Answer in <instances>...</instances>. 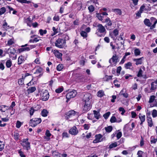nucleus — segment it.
<instances>
[{"label": "nucleus", "instance_id": "obj_60", "mask_svg": "<svg viewBox=\"0 0 157 157\" xmlns=\"http://www.w3.org/2000/svg\"><path fill=\"white\" fill-rule=\"evenodd\" d=\"M42 69L41 68H39L36 69V72L34 73L35 74H39L40 73L42 72Z\"/></svg>", "mask_w": 157, "mask_h": 157}, {"label": "nucleus", "instance_id": "obj_25", "mask_svg": "<svg viewBox=\"0 0 157 157\" xmlns=\"http://www.w3.org/2000/svg\"><path fill=\"white\" fill-rule=\"evenodd\" d=\"M144 24L147 26L150 27L151 26V22L150 20L148 19H145L144 21Z\"/></svg>", "mask_w": 157, "mask_h": 157}, {"label": "nucleus", "instance_id": "obj_5", "mask_svg": "<svg viewBox=\"0 0 157 157\" xmlns=\"http://www.w3.org/2000/svg\"><path fill=\"white\" fill-rule=\"evenodd\" d=\"M41 122V120L40 118H33L31 119L29 121V124L30 126L35 127L37 124H39Z\"/></svg>", "mask_w": 157, "mask_h": 157}, {"label": "nucleus", "instance_id": "obj_21", "mask_svg": "<svg viewBox=\"0 0 157 157\" xmlns=\"http://www.w3.org/2000/svg\"><path fill=\"white\" fill-rule=\"evenodd\" d=\"M157 80L155 82H152L151 84V90H154L157 88Z\"/></svg>", "mask_w": 157, "mask_h": 157}, {"label": "nucleus", "instance_id": "obj_51", "mask_svg": "<svg viewBox=\"0 0 157 157\" xmlns=\"http://www.w3.org/2000/svg\"><path fill=\"white\" fill-rule=\"evenodd\" d=\"M22 124V123L20 121H17L16 124V127L17 128H19Z\"/></svg>", "mask_w": 157, "mask_h": 157}, {"label": "nucleus", "instance_id": "obj_14", "mask_svg": "<svg viewBox=\"0 0 157 157\" xmlns=\"http://www.w3.org/2000/svg\"><path fill=\"white\" fill-rule=\"evenodd\" d=\"M150 21L152 25L150 28V29H152L155 27L156 24L157 23V19L154 17H151L150 18Z\"/></svg>", "mask_w": 157, "mask_h": 157}, {"label": "nucleus", "instance_id": "obj_37", "mask_svg": "<svg viewBox=\"0 0 157 157\" xmlns=\"http://www.w3.org/2000/svg\"><path fill=\"white\" fill-rule=\"evenodd\" d=\"M105 129L107 132L109 133L112 131L113 129V128L112 126H109L107 127H105Z\"/></svg>", "mask_w": 157, "mask_h": 157}, {"label": "nucleus", "instance_id": "obj_39", "mask_svg": "<svg viewBox=\"0 0 157 157\" xmlns=\"http://www.w3.org/2000/svg\"><path fill=\"white\" fill-rule=\"evenodd\" d=\"M12 65V62L10 60H7L6 63V66L7 68H10Z\"/></svg>", "mask_w": 157, "mask_h": 157}, {"label": "nucleus", "instance_id": "obj_23", "mask_svg": "<svg viewBox=\"0 0 157 157\" xmlns=\"http://www.w3.org/2000/svg\"><path fill=\"white\" fill-rule=\"evenodd\" d=\"M53 53L55 56L58 58H60L62 56L61 53L59 52L58 50H54L53 52Z\"/></svg>", "mask_w": 157, "mask_h": 157}, {"label": "nucleus", "instance_id": "obj_31", "mask_svg": "<svg viewBox=\"0 0 157 157\" xmlns=\"http://www.w3.org/2000/svg\"><path fill=\"white\" fill-rule=\"evenodd\" d=\"M36 90V88L35 87H29L27 90V91L29 93H32L35 91Z\"/></svg>", "mask_w": 157, "mask_h": 157}, {"label": "nucleus", "instance_id": "obj_3", "mask_svg": "<svg viewBox=\"0 0 157 157\" xmlns=\"http://www.w3.org/2000/svg\"><path fill=\"white\" fill-rule=\"evenodd\" d=\"M66 41L65 40L59 38L56 40L55 43V45L59 48H63L65 46Z\"/></svg>", "mask_w": 157, "mask_h": 157}, {"label": "nucleus", "instance_id": "obj_40", "mask_svg": "<svg viewBox=\"0 0 157 157\" xmlns=\"http://www.w3.org/2000/svg\"><path fill=\"white\" fill-rule=\"evenodd\" d=\"M2 26L3 28L6 30L9 29L10 28L9 26L8 25V24L6 22L3 24Z\"/></svg>", "mask_w": 157, "mask_h": 157}, {"label": "nucleus", "instance_id": "obj_18", "mask_svg": "<svg viewBox=\"0 0 157 157\" xmlns=\"http://www.w3.org/2000/svg\"><path fill=\"white\" fill-rule=\"evenodd\" d=\"M130 127V125L128 124H126L124 126V130L125 133H127L128 132H131L132 130Z\"/></svg>", "mask_w": 157, "mask_h": 157}, {"label": "nucleus", "instance_id": "obj_42", "mask_svg": "<svg viewBox=\"0 0 157 157\" xmlns=\"http://www.w3.org/2000/svg\"><path fill=\"white\" fill-rule=\"evenodd\" d=\"M5 144L4 143L0 140V151H2L4 148Z\"/></svg>", "mask_w": 157, "mask_h": 157}, {"label": "nucleus", "instance_id": "obj_44", "mask_svg": "<svg viewBox=\"0 0 157 157\" xmlns=\"http://www.w3.org/2000/svg\"><path fill=\"white\" fill-rule=\"evenodd\" d=\"M151 143L155 144L157 141V138H155L154 136H151Z\"/></svg>", "mask_w": 157, "mask_h": 157}, {"label": "nucleus", "instance_id": "obj_63", "mask_svg": "<svg viewBox=\"0 0 157 157\" xmlns=\"http://www.w3.org/2000/svg\"><path fill=\"white\" fill-rule=\"evenodd\" d=\"M90 126L88 124H85L83 125V127L84 129L86 130H88L89 129Z\"/></svg>", "mask_w": 157, "mask_h": 157}, {"label": "nucleus", "instance_id": "obj_4", "mask_svg": "<svg viewBox=\"0 0 157 157\" xmlns=\"http://www.w3.org/2000/svg\"><path fill=\"white\" fill-rule=\"evenodd\" d=\"M119 61V59L118 56L116 54H114L112 57L109 60V63L113 66H115L117 63Z\"/></svg>", "mask_w": 157, "mask_h": 157}, {"label": "nucleus", "instance_id": "obj_11", "mask_svg": "<svg viewBox=\"0 0 157 157\" xmlns=\"http://www.w3.org/2000/svg\"><path fill=\"white\" fill-rule=\"evenodd\" d=\"M77 94V92L75 90H73L72 91L69 92L66 95V98L68 100L71 98L75 97L76 96Z\"/></svg>", "mask_w": 157, "mask_h": 157}, {"label": "nucleus", "instance_id": "obj_34", "mask_svg": "<svg viewBox=\"0 0 157 157\" xmlns=\"http://www.w3.org/2000/svg\"><path fill=\"white\" fill-rule=\"evenodd\" d=\"M48 112L47 110L44 109L41 112V115L44 117H46L48 115Z\"/></svg>", "mask_w": 157, "mask_h": 157}, {"label": "nucleus", "instance_id": "obj_56", "mask_svg": "<svg viewBox=\"0 0 157 157\" xmlns=\"http://www.w3.org/2000/svg\"><path fill=\"white\" fill-rule=\"evenodd\" d=\"M19 51H20V52H23L24 51H29V48L28 47H25V48H24L20 49Z\"/></svg>", "mask_w": 157, "mask_h": 157}, {"label": "nucleus", "instance_id": "obj_2", "mask_svg": "<svg viewBox=\"0 0 157 157\" xmlns=\"http://www.w3.org/2000/svg\"><path fill=\"white\" fill-rule=\"evenodd\" d=\"M98 29L96 33L100 37L104 36L106 33V30L105 27L101 24H99L97 25Z\"/></svg>", "mask_w": 157, "mask_h": 157}, {"label": "nucleus", "instance_id": "obj_46", "mask_svg": "<svg viewBox=\"0 0 157 157\" xmlns=\"http://www.w3.org/2000/svg\"><path fill=\"white\" fill-rule=\"evenodd\" d=\"M88 9L90 12H93L94 10V7L93 5H90L88 7Z\"/></svg>", "mask_w": 157, "mask_h": 157}, {"label": "nucleus", "instance_id": "obj_47", "mask_svg": "<svg viewBox=\"0 0 157 157\" xmlns=\"http://www.w3.org/2000/svg\"><path fill=\"white\" fill-rule=\"evenodd\" d=\"M152 115L153 117H156L157 116V111L155 109L153 110Z\"/></svg>", "mask_w": 157, "mask_h": 157}, {"label": "nucleus", "instance_id": "obj_10", "mask_svg": "<svg viewBox=\"0 0 157 157\" xmlns=\"http://www.w3.org/2000/svg\"><path fill=\"white\" fill-rule=\"evenodd\" d=\"M22 145L27 150H28L30 149V143L28 141V139L27 138L23 139Z\"/></svg>", "mask_w": 157, "mask_h": 157}, {"label": "nucleus", "instance_id": "obj_36", "mask_svg": "<svg viewBox=\"0 0 157 157\" xmlns=\"http://www.w3.org/2000/svg\"><path fill=\"white\" fill-rule=\"evenodd\" d=\"M104 95V92L102 90H100L98 92V96L100 98L102 97Z\"/></svg>", "mask_w": 157, "mask_h": 157}, {"label": "nucleus", "instance_id": "obj_24", "mask_svg": "<svg viewBox=\"0 0 157 157\" xmlns=\"http://www.w3.org/2000/svg\"><path fill=\"white\" fill-rule=\"evenodd\" d=\"M25 61V57L22 56H20L18 58V64L20 65L22 63Z\"/></svg>", "mask_w": 157, "mask_h": 157}, {"label": "nucleus", "instance_id": "obj_20", "mask_svg": "<svg viewBox=\"0 0 157 157\" xmlns=\"http://www.w3.org/2000/svg\"><path fill=\"white\" fill-rule=\"evenodd\" d=\"M143 59V57H142L138 59H133V61L136 62V64L137 65L142 64Z\"/></svg>", "mask_w": 157, "mask_h": 157}, {"label": "nucleus", "instance_id": "obj_9", "mask_svg": "<svg viewBox=\"0 0 157 157\" xmlns=\"http://www.w3.org/2000/svg\"><path fill=\"white\" fill-rule=\"evenodd\" d=\"M155 96L154 95L151 96L150 97L149 102L151 103L150 107H151L157 106V100L155 99Z\"/></svg>", "mask_w": 157, "mask_h": 157}, {"label": "nucleus", "instance_id": "obj_35", "mask_svg": "<svg viewBox=\"0 0 157 157\" xmlns=\"http://www.w3.org/2000/svg\"><path fill=\"white\" fill-rule=\"evenodd\" d=\"M39 31L40 35L42 36L46 34L47 33V31L46 30H43L42 29H40Z\"/></svg>", "mask_w": 157, "mask_h": 157}, {"label": "nucleus", "instance_id": "obj_59", "mask_svg": "<svg viewBox=\"0 0 157 157\" xmlns=\"http://www.w3.org/2000/svg\"><path fill=\"white\" fill-rule=\"evenodd\" d=\"M18 153L21 157H25V155L21 150H18Z\"/></svg>", "mask_w": 157, "mask_h": 157}, {"label": "nucleus", "instance_id": "obj_15", "mask_svg": "<svg viewBox=\"0 0 157 157\" xmlns=\"http://www.w3.org/2000/svg\"><path fill=\"white\" fill-rule=\"evenodd\" d=\"M37 36L36 35H33L30 36V39L29 40V42L34 43L37 42L39 40V37H37Z\"/></svg>", "mask_w": 157, "mask_h": 157}, {"label": "nucleus", "instance_id": "obj_43", "mask_svg": "<svg viewBox=\"0 0 157 157\" xmlns=\"http://www.w3.org/2000/svg\"><path fill=\"white\" fill-rule=\"evenodd\" d=\"M17 2L22 3H30L29 1L27 0H16Z\"/></svg>", "mask_w": 157, "mask_h": 157}, {"label": "nucleus", "instance_id": "obj_58", "mask_svg": "<svg viewBox=\"0 0 157 157\" xmlns=\"http://www.w3.org/2000/svg\"><path fill=\"white\" fill-rule=\"evenodd\" d=\"M81 36L84 38H86L87 37V34L86 32L82 31L80 33Z\"/></svg>", "mask_w": 157, "mask_h": 157}, {"label": "nucleus", "instance_id": "obj_54", "mask_svg": "<svg viewBox=\"0 0 157 157\" xmlns=\"http://www.w3.org/2000/svg\"><path fill=\"white\" fill-rule=\"evenodd\" d=\"M97 17L100 20L102 21L103 20V16L101 13L97 14Z\"/></svg>", "mask_w": 157, "mask_h": 157}, {"label": "nucleus", "instance_id": "obj_32", "mask_svg": "<svg viewBox=\"0 0 157 157\" xmlns=\"http://www.w3.org/2000/svg\"><path fill=\"white\" fill-rule=\"evenodd\" d=\"M112 77L113 76L106 75L103 78V79L104 81H108L112 79Z\"/></svg>", "mask_w": 157, "mask_h": 157}, {"label": "nucleus", "instance_id": "obj_13", "mask_svg": "<svg viewBox=\"0 0 157 157\" xmlns=\"http://www.w3.org/2000/svg\"><path fill=\"white\" fill-rule=\"evenodd\" d=\"M8 52L10 56L12 55H14V56L12 58L13 59H16L17 55L16 54H15L16 53V51L14 48H10L8 49Z\"/></svg>", "mask_w": 157, "mask_h": 157}, {"label": "nucleus", "instance_id": "obj_16", "mask_svg": "<svg viewBox=\"0 0 157 157\" xmlns=\"http://www.w3.org/2000/svg\"><path fill=\"white\" fill-rule=\"evenodd\" d=\"M102 22L106 23L105 26L106 28L108 27V29L109 28V27H110L112 25L111 21L109 17H107L106 19L104 20Z\"/></svg>", "mask_w": 157, "mask_h": 157}, {"label": "nucleus", "instance_id": "obj_57", "mask_svg": "<svg viewBox=\"0 0 157 157\" xmlns=\"http://www.w3.org/2000/svg\"><path fill=\"white\" fill-rule=\"evenodd\" d=\"M63 91V88L62 87H59L55 90V92L57 93H59Z\"/></svg>", "mask_w": 157, "mask_h": 157}, {"label": "nucleus", "instance_id": "obj_12", "mask_svg": "<svg viewBox=\"0 0 157 157\" xmlns=\"http://www.w3.org/2000/svg\"><path fill=\"white\" fill-rule=\"evenodd\" d=\"M69 133L72 135H76L78 133V130L75 126L71 128L69 131Z\"/></svg>", "mask_w": 157, "mask_h": 157}, {"label": "nucleus", "instance_id": "obj_33", "mask_svg": "<svg viewBox=\"0 0 157 157\" xmlns=\"http://www.w3.org/2000/svg\"><path fill=\"white\" fill-rule=\"evenodd\" d=\"M134 52L135 55L136 56L140 55L141 53L140 50L137 48H135V49Z\"/></svg>", "mask_w": 157, "mask_h": 157}, {"label": "nucleus", "instance_id": "obj_17", "mask_svg": "<svg viewBox=\"0 0 157 157\" xmlns=\"http://www.w3.org/2000/svg\"><path fill=\"white\" fill-rule=\"evenodd\" d=\"M75 112L73 110H71L69 111L67 114V115L65 117L66 119H68L70 117L75 116Z\"/></svg>", "mask_w": 157, "mask_h": 157}, {"label": "nucleus", "instance_id": "obj_50", "mask_svg": "<svg viewBox=\"0 0 157 157\" xmlns=\"http://www.w3.org/2000/svg\"><path fill=\"white\" fill-rule=\"evenodd\" d=\"M119 111L122 112L121 113L122 115H123L124 113L125 112V110L123 107H120L119 109Z\"/></svg>", "mask_w": 157, "mask_h": 157}, {"label": "nucleus", "instance_id": "obj_19", "mask_svg": "<svg viewBox=\"0 0 157 157\" xmlns=\"http://www.w3.org/2000/svg\"><path fill=\"white\" fill-rule=\"evenodd\" d=\"M145 70V68L143 67H141L139 70L137 75V77H141L143 76V74Z\"/></svg>", "mask_w": 157, "mask_h": 157}, {"label": "nucleus", "instance_id": "obj_49", "mask_svg": "<svg viewBox=\"0 0 157 157\" xmlns=\"http://www.w3.org/2000/svg\"><path fill=\"white\" fill-rule=\"evenodd\" d=\"M14 43V39H11L9 40L8 41V44L9 45H12V44Z\"/></svg>", "mask_w": 157, "mask_h": 157}, {"label": "nucleus", "instance_id": "obj_22", "mask_svg": "<svg viewBox=\"0 0 157 157\" xmlns=\"http://www.w3.org/2000/svg\"><path fill=\"white\" fill-rule=\"evenodd\" d=\"M139 117L141 121L140 124L142 125L143 122L145 120V115H142L141 113H140L139 115Z\"/></svg>", "mask_w": 157, "mask_h": 157}, {"label": "nucleus", "instance_id": "obj_27", "mask_svg": "<svg viewBox=\"0 0 157 157\" xmlns=\"http://www.w3.org/2000/svg\"><path fill=\"white\" fill-rule=\"evenodd\" d=\"M124 67L126 69H131L133 67L132 64L130 62H129L127 63H125L124 64Z\"/></svg>", "mask_w": 157, "mask_h": 157}, {"label": "nucleus", "instance_id": "obj_38", "mask_svg": "<svg viewBox=\"0 0 157 157\" xmlns=\"http://www.w3.org/2000/svg\"><path fill=\"white\" fill-rule=\"evenodd\" d=\"M24 79L25 78L22 77V78L19 79L18 81V84L20 85H22L24 84Z\"/></svg>", "mask_w": 157, "mask_h": 157}, {"label": "nucleus", "instance_id": "obj_64", "mask_svg": "<svg viewBox=\"0 0 157 157\" xmlns=\"http://www.w3.org/2000/svg\"><path fill=\"white\" fill-rule=\"evenodd\" d=\"M45 135L46 136L49 137L51 135V134L50 133L49 131L48 130H47L46 132Z\"/></svg>", "mask_w": 157, "mask_h": 157}, {"label": "nucleus", "instance_id": "obj_62", "mask_svg": "<svg viewBox=\"0 0 157 157\" xmlns=\"http://www.w3.org/2000/svg\"><path fill=\"white\" fill-rule=\"evenodd\" d=\"M145 6L144 4H143L140 7L139 10L141 12H143L144 10H146V9H145Z\"/></svg>", "mask_w": 157, "mask_h": 157}, {"label": "nucleus", "instance_id": "obj_55", "mask_svg": "<svg viewBox=\"0 0 157 157\" xmlns=\"http://www.w3.org/2000/svg\"><path fill=\"white\" fill-rule=\"evenodd\" d=\"M35 111V109L33 107H31L29 110V113L31 117L33 114V113Z\"/></svg>", "mask_w": 157, "mask_h": 157}, {"label": "nucleus", "instance_id": "obj_45", "mask_svg": "<svg viewBox=\"0 0 157 157\" xmlns=\"http://www.w3.org/2000/svg\"><path fill=\"white\" fill-rule=\"evenodd\" d=\"M123 90H122L121 91L120 93V94L121 95H122L125 98H127L128 96V94L126 93H123Z\"/></svg>", "mask_w": 157, "mask_h": 157}, {"label": "nucleus", "instance_id": "obj_41", "mask_svg": "<svg viewBox=\"0 0 157 157\" xmlns=\"http://www.w3.org/2000/svg\"><path fill=\"white\" fill-rule=\"evenodd\" d=\"M63 65L62 64H59L56 67L57 70L58 71H61L63 68Z\"/></svg>", "mask_w": 157, "mask_h": 157}, {"label": "nucleus", "instance_id": "obj_61", "mask_svg": "<svg viewBox=\"0 0 157 157\" xmlns=\"http://www.w3.org/2000/svg\"><path fill=\"white\" fill-rule=\"evenodd\" d=\"M121 69L122 68L121 66H119L117 67V72L118 75L120 74Z\"/></svg>", "mask_w": 157, "mask_h": 157}, {"label": "nucleus", "instance_id": "obj_8", "mask_svg": "<svg viewBox=\"0 0 157 157\" xmlns=\"http://www.w3.org/2000/svg\"><path fill=\"white\" fill-rule=\"evenodd\" d=\"M119 30L117 29H115L112 32H110L109 35L113 40H116V37L118 35Z\"/></svg>", "mask_w": 157, "mask_h": 157}, {"label": "nucleus", "instance_id": "obj_1", "mask_svg": "<svg viewBox=\"0 0 157 157\" xmlns=\"http://www.w3.org/2000/svg\"><path fill=\"white\" fill-rule=\"evenodd\" d=\"M92 98V95L89 93H87L84 95L83 100L85 102L83 110L84 112H86L91 109L90 100Z\"/></svg>", "mask_w": 157, "mask_h": 157}, {"label": "nucleus", "instance_id": "obj_6", "mask_svg": "<svg viewBox=\"0 0 157 157\" xmlns=\"http://www.w3.org/2000/svg\"><path fill=\"white\" fill-rule=\"evenodd\" d=\"M95 139L93 141V143H97L106 140V138L105 137L102 138V136L100 134L96 135L95 136Z\"/></svg>", "mask_w": 157, "mask_h": 157}, {"label": "nucleus", "instance_id": "obj_52", "mask_svg": "<svg viewBox=\"0 0 157 157\" xmlns=\"http://www.w3.org/2000/svg\"><path fill=\"white\" fill-rule=\"evenodd\" d=\"M110 112H108L104 114L103 116L105 119H106L108 118L110 115Z\"/></svg>", "mask_w": 157, "mask_h": 157}, {"label": "nucleus", "instance_id": "obj_7", "mask_svg": "<svg viewBox=\"0 0 157 157\" xmlns=\"http://www.w3.org/2000/svg\"><path fill=\"white\" fill-rule=\"evenodd\" d=\"M40 98L43 101H46L48 99L49 94L48 91L47 90L42 91L40 93Z\"/></svg>", "mask_w": 157, "mask_h": 157}, {"label": "nucleus", "instance_id": "obj_30", "mask_svg": "<svg viewBox=\"0 0 157 157\" xmlns=\"http://www.w3.org/2000/svg\"><path fill=\"white\" fill-rule=\"evenodd\" d=\"M112 11L115 13L117 14L120 15L121 14L122 12L121 10L119 9H114L112 10Z\"/></svg>", "mask_w": 157, "mask_h": 157}, {"label": "nucleus", "instance_id": "obj_48", "mask_svg": "<svg viewBox=\"0 0 157 157\" xmlns=\"http://www.w3.org/2000/svg\"><path fill=\"white\" fill-rule=\"evenodd\" d=\"M116 121L117 119L116 117L114 116H112L110 119V122L112 123H113L116 122Z\"/></svg>", "mask_w": 157, "mask_h": 157}, {"label": "nucleus", "instance_id": "obj_53", "mask_svg": "<svg viewBox=\"0 0 157 157\" xmlns=\"http://www.w3.org/2000/svg\"><path fill=\"white\" fill-rule=\"evenodd\" d=\"M6 9L5 7H2L0 9V15H1L6 12Z\"/></svg>", "mask_w": 157, "mask_h": 157}, {"label": "nucleus", "instance_id": "obj_26", "mask_svg": "<svg viewBox=\"0 0 157 157\" xmlns=\"http://www.w3.org/2000/svg\"><path fill=\"white\" fill-rule=\"evenodd\" d=\"M147 119L148 126L150 127H151L153 126V122L151 118L147 116Z\"/></svg>", "mask_w": 157, "mask_h": 157}, {"label": "nucleus", "instance_id": "obj_29", "mask_svg": "<svg viewBox=\"0 0 157 157\" xmlns=\"http://www.w3.org/2000/svg\"><path fill=\"white\" fill-rule=\"evenodd\" d=\"M120 144L119 142H115L111 144L109 146V149H112L113 148H114L117 147L118 145Z\"/></svg>", "mask_w": 157, "mask_h": 157}, {"label": "nucleus", "instance_id": "obj_28", "mask_svg": "<svg viewBox=\"0 0 157 157\" xmlns=\"http://www.w3.org/2000/svg\"><path fill=\"white\" fill-rule=\"evenodd\" d=\"M93 113L94 114V117L97 120L99 119L101 117V116L99 112L96 110H94Z\"/></svg>", "mask_w": 157, "mask_h": 157}]
</instances>
